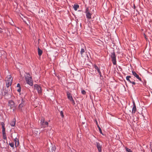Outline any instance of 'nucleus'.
<instances>
[{"label":"nucleus","instance_id":"obj_5","mask_svg":"<svg viewBox=\"0 0 152 152\" xmlns=\"http://www.w3.org/2000/svg\"><path fill=\"white\" fill-rule=\"evenodd\" d=\"M34 89L37 90V91L38 92L39 94H41L42 92V89L40 86H39L36 84L34 86Z\"/></svg>","mask_w":152,"mask_h":152},{"label":"nucleus","instance_id":"obj_27","mask_svg":"<svg viewBox=\"0 0 152 152\" xmlns=\"http://www.w3.org/2000/svg\"><path fill=\"white\" fill-rule=\"evenodd\" d=\"M126 151L128 152H132V151L130 149H129L127 148H126Z\"/></svg>","mask_w":152,"mask_h":152},{"label":"nucleus","instance_id":"obj_40","mask_svg":"<svg viewBox=\"0 0 152 152\" xmlns=\"http://www.w3.org/2000/svg\"><path fill=\"white\" fill-rule=\"evenodd\" d=\"M132 113L133 112V108H132Z\"/></svg>","mask_w":152,"mask_h":152},{"label":"nucleus","instance_id":"obj_23","mask_svg":"<svg viewBox=\"0 0 152 152\" xmlns=\"http://www.w3.org/2000/svg\"><path fill=\"white\" fill-rule=\"evenodd\" d=\"M131 78V76H127L126 77V80L128 81L129 82L131 83H132V84H133V82H132L131 80H130L129 79V78Z\"/></svg>","mask_w":152,"mask_h":152},{"label":"nucleus","instance_id":"obj_7","mask_svg":"<svg viewBox=\"0 0 152 152\" xmlns=\"http://www.w3.org/2000/svg\"><path fill=\"white\" fill-rule=\"evenodd\" d=\"M96 147L99 152H102V145L99 142H96Z\"/></svg>","mask_w":152,"mask_h":152},{"label":"nucleus","instance_id":"obj_20","mask_svg":"<svg viewBox=\"0 0 152 152\" xmlns=\"http://www.w3.org/2000/svg\"><path fill=\"white\" fill-rule=\"evenodd\" d=\"M2 131V134L3 135V137L4 139H6V134L5 133V131Z\"/></svg>","mask_w":152,"mask_h":152},{"label":"nucleus","instance_id":"obj_38","mask_svg":"<svg viewBox=\"0 0 152 152\" xmlns=\"http://www.w3.org/2000/svg\"><path fill=\"white\" fill-rule=\"evenodd\" d=\"M96 124H97V125H98V124H97V121H96Z\"/></svg>","mask_w":152,"mask_h":152},{"label":"nucleus","instance_id":"obj_33","mask_svg":"<svg viewBox=\"0 0 152 152\" xmlns=\"http://www.w3.org/2000/svg\"><path fill=\"white\" fill-rule=\"evenodd\" d=\"M8 93V91H7V92L6 91V92H4L5 94H4V95H6V94H7Z\"/></svg>","mask_w":152,"mask_h":152},{"label":"nucleus","instance_id":"obj_14","mask_svg":"<svg viewBox=\"0 0 152 152\" xmlns=\"http://www.w3.org/2000/svg\"><path fill=\"white\" fill-rule=\"evenodd\" d=\"M6 86L8 88L10 86H11L12 84V81H11V80L10 81H6Z\"/></svg>","mask_w":152,"mask_h":152},{"label":"nucleus","instance_id":"obj_34","mask_svg":"<svg viewBox=\"0 0 152 152\" xmlns=\"http://www.w3.org/2000/svg\"><path fill=\"white\" fill-rule=\"evenodd\" d=\"M17 86L20 88V85L19 83L18 84Z\"/></svg>","mask_w":152,"mask_h":152},{"label":"nucleus","instance_id":"obj_15","mask_svg":"<svg viewBox=\"0 0 152 152\" xmlns=\"http://www.w3.org/2000/svg\"><path fill=\"white\" fill-rule=\"evenodd\" d=\"M15 119H13L12 121L10 123V125L12 126H14L15 124Z\"/></svg>","mask_w":152,"mask_h":152},{"label":"nucleus","instance_id":"obj_22","mask_svg":"<svg viewBox=\"0 0 152 152\" xmlns=\"http://www.w3.org/2000/svg\"><path fill=\"white\" fill-rule=\"evenodd\" d=\"M79 6L78 4L75 5L74 6L73 8L75 10H77V9L79 8Z\"/></svg>","mask_w":152,"mask_h":152},{"label":"nucleus","instance_id":"obj_31","mask_svg":"<svg viewBox=\"0 0 152 152\" xmlns=\"http://www.w3.org/2000/svg\"><path fill=\"white\" fill-rule=\"evenodd\" d=\"M72 99H71V100H70V101L72 102V103L73 104H75V102L74 100L72 98H71Z\"/></svg>","mask_w":152,"mask_h":152},{"label":"nucleus","instance_id":"obj_28","mask_svg":"<svg viewBox=\"0 0 152 152\" xmlns=\"http://www.w3.org/2000/svg\"><path fill=\"white\" fill-rule=\"evenodd\" d=\"M81 93L83 94L84 95L86 93V91L84 90H82Z\"/></svg>","mask_w":152,"mask_h":152},{"label":"nucleus","instance_id":"obj_19","mask_svg":"<svg viewBox=\"0 0 152 152\" xmlns=\"http://www.w3.org/2000/svg\"><path fill=\"white\" fill-rule=\"evenodd\" d=\"M24 105V104L23 102H22L20 104H19V105L18 106V107L19 109L20 110V111H21L22 110L21 108Z\"/></svg>","mask_w":152,"mask_h":152},{"label":"nucleus","instance_id":"obj_36","mask_svg":"<svg viewBox=\"0 0 152 152\" xmlns=\"http://www.w3.org/2000/svg\"><path fill=\"white\" fill-rule=\"evenodd\" d=\"M20 88H19V89H18V92H20Z\"/></svg>","mask_w":152,"mask_h":152},{"label":"nucleus","instance_id":"obj_29","mask_svg":"<svg viewBox=\"0 0 152 152\" xmlns=\"http://www.w3.org/2000/svg\"><path fill=\"white\" fill-rule=\"evenodd\" d=\"M60 114H61V117L62 118H64V115H63V112L62 111H61V112H60Z\"/></svg>","mask_w":152,"mask_h":152},{"label":"nucleus","instance_id":"obj_9","mask_svg":"<svg viewBox=\"0 0 152 152\" xmlns=\"http://www.w3.org/2000/svg\"><path fill=\"white\" fill-rule=\"evenodd\" d=\"M53 130L51 129H50L48 132H47V135L48 137H51L53 134Z\"/></svg>","mask_w":152,"mask_h":152},{"label":"nucleus","instance_id":"obj_24","mask_svg":"<svg viewBox=\"0 0 152 152\" xmlns=\"http://www.w3.org/2000/svg\"><path fill=\"white\" fill-rule=\"evenodd\" d=\"M38 129H34V132L35 133L37 134H39V132L38 131Z\"/></svg>","mask_w":152,"mask_h":152},{"label":"nucleus","instance_id":"obj_11","mask_svg":"<svg viewBox=\"0 0 152 152\" xmlns=\"http://www.w3.org/2000/svg\"><path fill=\"white\" fill-rule=\"evenodd\" d=\"M134 76L135 77H136V78L138 79L140 81H141V79L139 77V75L134 72Z\"/></svg>","mask_w":152,"mask_h":152},{"label":"nucleus","instance_id":"obj_32","mask_svg":"<svg viewBox=\"0 0 152 152\" xmlns=\"http://www.w3.org/2000/svg\"><path fill=\"white\" fill-rule=\"evenodd\" d=\"M2 29L0 28V33H2Z\"/></svg>","mask_w":152,"mask_h":152},{"label":"nucleus","instance_id":"obj_17","mask_svg":"<svg viewBox=\"0 0 152 152\" xmlns=\"http://www.w3.org/2000/svg\"><path fill=\"white\" fill-rule=\"evenodd\" d=\"M38 54L39 56H41L42 53V51L39 48H38Z\"/></svg>","mask_w":152,"mask_h":152},{"label":"nucleus","instance_id":"obj_43","mask_svg":"<svg viewBox=\"0 0 152 152\" xmlns=\"http://www.w3.org/2000/svg\"><path fill=\"white\" fill-rule=\"evenodd\" d=\"M132 73L133 74V71H132Z\"/></svg>","mask_w":152,"mask_h":152},{"label":"nucleus","instance_id":"obj_2","mask_svg":"<svg viewBox=\"0 0 152 152\" xmlns=\"http://www.w3.org/2000/svg\"><path fill=\"white\" fill-rule=\"evenodd\" d=\"M111 57L112 59V61L113 63L115 65L116 64V56L115 52L113 51L111 54Z\"/></svg>","mask_w":152,"mask_h":152},{"label":"nucleus","instance_id":"obj_37","mask_svg":"<svg viewBox=\"0 0 152 152\" xmlns=\"http://www.w3.org/2000/svg\"><path fill=\"white\" fill-rule=\"evenodd\" d=\"M133 7H134V9H135V5L134 4Z\"/></svg>","mask_w":152,"mask_h":152},{"label":"nucleus","instance_id":"obj_16","mask_svg":"<svg viewBox=\"0 0 152 152\" xmlns=\"http://www.w3.org/2000/svg\"><path fill=\"white\" fill-rule=\"evenodd\" d=\"M67 94L68 98L70 100L72 99V98H72V96L71 95V94L69 92H67Z\"/></svg>","mask_w":152,"mask_h":152},{"label":"nucleus","instance_id":"obj_39","mask_svg":"<svg viewBox=\"0 0 152 152\" xmlns=\"http://www.w3.org/2000/svg\"><path fill=\"white\" fill-rule=\"evenodd\" d=\"M133 83H134V85L135 84V83L134 82Z\"/></svg>","mask_w":152,"mask_h":152},{"label":"nucleus","instance_id":"obj_41","mask_svg":"<svg viewBox=\"0 0 152 152\" xmlns=\"http://www.w3.org/2000/svg\"><path fill=\"white\" fill-rule=\"evenodd\" d=\"M136 47H137V45H136Z\"/></svg>","mask_w":152,"mask_h":152},{"label":"nucleus","instance_id":"obj_21","mask_svg":"<svg viewBox=\"0 0 152 152\" xmlns=\"http://www.w3.org/2000/svg\"><path fill=\"white\" fill-rule=\"evenodd\" d=\"M1 125L2 126V131H5V128L4 127L5 124L3 122H2L1 123Z\"/></svg>","mask_w":152,"mask_h":152},{"label":"nucleus","instance_id":"obj_30","mask_svg":"<svg viewBox=\"0 0 152 152\" xmlns=\"http://www.w3.org/2000/svg\"><path fill=\"white\" fill-rule=\"evenodd\" d=\"M10 145L12 147H13L14 146V144L13 143H9Z\"/></svg>","mask_w":152,"mask_h":152},{"label":"nucleus","instance_id":"obj_12","mask_svg":"<svg viewBox=\"0 0 152 152\" xmlns=\"http://www.w3.org/2000/svg\"><path fill=\"white\" fill-rule=\"evenodd\" d=\"M6 81H10V80H11V81H12V76L10 75H8L7 77H6Z\"/></svg>","mask_w":152,"mask_h":152},{"label":"nucleus","instance_id":"obj_35","mask_svg":"<svg viewBox=\"0 0 152 152\" xmlns=\"http://www.w3.org/2000/svg\"><path fill=\"white\" fill-rule=\"evenodd\" d=\"M24 22L28 25H29V24H30V23H26V22H25V21H24Z\"/></svg>","mask_w":152,"mask_h":152},{"label":"nucleus","instance_id":"obj_13","mask_svg":"<svg viewBox=\"0 0 152 152\" xmlns=\"http://www.w3.org/2000/svg\"><path fill=\"white\" fill-rule=\"evenodd\" d=\"M15 142V145L16 147L18 146L19 144V142L18 139L16 138L14 140Z\"/></svg>","mask_w":152,"mask_h":152},{"label":"nucleus","instance_id":"obj_10","mask_svg":"<svg viewBox=\"0 0 152 152\" xmlns=\"http://www.w3.org/2000/svg\"><path fill=\"white\" fill-rule=\"evenodd\" d=\"M94 68L95 69L97 70L98 72L99 73V74L100 75V76L102 77L101 73L100 71L99 68V67H98L96 65H94Z\"/></svg>","mask_w":152,"mask_h":152},{"label":"nucleus","instance_id":"obj_4","mask_svg":"<svg viewBox=\"0 0 152 152\" xmlns=\"http://www.w3.org/2000/svg\"><path fill=\"white\" fill-rule=\"evenodd\" d=\"M86 16L87 18L90 19L91 18V15L92 14V13L91 12L90 10H89L88 8H87L86 11Z\"/></svg>","mask_w":152,"mask_h":152},{"label":"nucleus","instance_id":"obj_42","mask_svg":"<svg viewBox=\"0 0 152 152\" xmlns=\"http://www.w3.org/2000/svg\"><path fill=\"white\" fill-rule=\"evenodd\" d=\"M151 152H152V148L151 149Z\"/></svg>","mask_w":152,"mask_h":152},{"label":"nucleus","instance_id":"obj_6","mask_svg":"<svg viewBox=\"0 0 152 152\" xmlns=\"http://www.w3.org/2000/svg\"><path fill=\"white\" fill-rule=\"evenodd\" d=\"M9 106L10 107L11 109L15 107V103L12 100H10L9 101Z\"/></svg>","mask_w":152,"mask_h":152},{"label":"nucleus","instance_id":"obj_1","mask_svg":"<svg viewBox=\"0 0 152 152\" xmlns=\"http://www.w3.org/2000/svg\"><path fill=\"white\" fill-rule=\"evenodd\" d=\"M25 77L27 83L31 86H32L33 83L31 77L27 76Z\"/></svg>","mask_w":152,"mask_h":152},{"label":"nucleus","instance_id":"obj_18","mask_svg":"<svg viewBox=\"0 0 152 152\" xmlns=\"http://www.w3.org/2000/svg\"><path fill=\"white\" fill-rule=\"evenodd\" d=\"M85 52V50H84V49H83V48L81 49L80 53V54L81 55V56L82 57H84L83 55L84 54Z\"/></svg>","mask_w":152,"mask_h":152},{"label":"nucleus","instance_id":"obj_8","mask_svg":"<svg viewBox=\"0 0 152 152\" xmlns=\"http://www.w3.org/2000/svg\"><path fill=\"white\" fill-rule=\"evenodd\" d=\"M56 148L55 145H52L49 148V150L50 151L52 152H54L56 150Z\"/></svg>","mask_w":152,"mask_h":152},{"label":"nucleus","instance_id":"obj_25","mask_svg":"<svg viewBox=\"0 0 152 152\" xmlns=\"http://www.w3.org/2000/svg\"><path fill=\"white\" fill-rule=\"evenodd\" d=\"M97 127L99 128V129L100 132V133H101V134H103L101 128H100V127H99V125H97Z\"/></svg>","mask_w":152,"mask_h":152},{"label":"nucleus","instance_id":"obj_26","mask_svg":"<svg viewBox=\"0 0 152 152\" xmlns=\"http://www.w3.org/2000/svg\"><path fill=\"white\" fill-rule=\"evenodd\" d=\"M136 107L135 105V103L134 102V112L136 111Z\"/></svg>","mask_w":152,"mask_h":152},{"label":"nucleus","instance_id":"obj_3","mask_svg":"<svg viewBox=\"0 0 152 152\" xmlns=\"http://www.w3.org/2000/svg\"><path fill=\"white\" fill-rule=\"evenodd\" d=\"M41 124L42 126L45 127L48 126V123L47 122L45 121V119L43 117L41 118Z\"/></svg>","mask_w":152,"mask_h":152}]
</instances>
